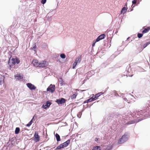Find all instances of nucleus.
<instances>
[{"mask_svg": "<svg viewBox=\"0 0 150 150\" xmlns=\"http://www.w3.org/2000/svg\"><path fill=\"white\" fill-rule=\"evenodd\" d=\"M32 63L34 66L36 67H44L47 65V63L46 61H42L39 62L37 59H33L32 61Z\"/></svg>", "mask_w": 150, "mask_h": 150, "instance_id": "f257e3e1", "label": "nucleus"}, {"mask_svg": "<svg viewBox=\"0 0 150 150\" xmlns=\"http://www.w3.org/2000/svg\"><path fill=\"white\" fill-rule=\"evenodd\" d=\"M20 62V60L17 57H16L15 58H12L11 60V62L10 61V59H9L8 62V64L10 66V69L11 68H15L14 65L16 63L18 64Z\"/></svg>", "mask_w": 150, "mask_h": 150, "instance_id": "f03ea898", "label": "nucleus"}, {"mask_svg": "<svg viewBox=\"0 0 150 150\" xmlns=\"http://www.w3.org/2000/svg\"><path fill=\"white\" fill-rule=\"evenodd\" d=\"M128 137V134L127 132L125 133L122 136L121 138L119 139L118 141V143L122 144L124 143L127 140Z\"/></svg>", "mask_w": 150, "mask_h": 150, "instance_id": "7ed1b4c3", "label": "nucleus"}, {"mask_svg": "<svg viewBox=\"0 0 150 150\" xmlns=\"http://www.w3.org/2000/svg\"><path fill=\"white\" fill-rule=\"evenodd\" d=\"M70 141V139L67 140V141L58 146L57 147V149H59L61 148H63L66 147L69 144Z\"/></svg>", "mask_w": 150, "mask_h": 150, "instance_id": "20e7f679", "label": "nucleus"}, {"mask_svg": "<svg viewBox=\"0 0 150 150\" xmlns=\"http://www.w3.org/2000/svg\"><path fill=\"white\" fill-rule=\"evenodd\" d=\"M55 90V85H52V84H50V86L47 88V91H49L51 93H53L54 92Z\"/></svg>", "mask_w": 150, "mask_h": 150, "instance_id": "39448f33", "label": "nucleus"}, {"mask_svg": "<svg viewBox=\"0 0 150 150\" xmlns=\"http://www.w3.org/2000/svg\"><path fill=\"white\" fill-rule=\"evenodd\" d=\"M34 140L35 142H38L40 140V137L37 132H35L34 135Z\"/></svg>", "mask_w": 150, "mask_h": 150, "instance_id": "423d86ee", "label": "nucleus"}, {"mask_svg": "<svg viewBox=\"0 0 150 150\" xmlns=\"http://www.w3.org/2000/svg\"><path fill=\"white\" fill-rule=\"evenodd\" d=\"M66 101V100L64 98H61V99H57L56 101L58 104H62L64 103Z\"/></svg>", "mask_w": 150, "mask_h": 150, "instance_id": "0eeeda50", "label": "nucleus"}, {"mask_svg": "<svg viewBox=\"0 0 150 150\" xmlns=\"http://www.w3.org/2000/svg\"><path fill=\"white\" fill-rule=\"evenodd\" d=\"M127 3H126L125 4L124 7L122 8L121 11V14H124L126 12L127 8Z\"/></svg>", "mask_w": 150, "mask_h": 150, "instance_id": "6e6552de", "label": "nucleus"}, {"mask_svg": "<svg viewBox=\"0 0 150 150\" xmlns=\"http://www.w3.org/2000/svg\"><path fill=\"white\" fill-rule=\"evenodd\" d=\"M106 37L105 34H103L100 35L96 39L97 41H99L100 40Z\"/></svg>", "mask_w": 150, "mask_h": 150, "instance_id": "1a4fd4ad", "label": "nucleus"}, {"mask_svg": "<svg viewBox=\"0 0 150 150\" xmlns=\"http://www.w3.org/2000/svg\"><path fill=\"white\" fill-rule=\"evenodd\" d=\"M27 87L31 90H35L36 87L31 83H27L26 84Z\"/></svg>", "mask_w": 150, "mask_h": 150, "instance_id": "9d476101", "label": "nucleus"}, {"mask_svg": "<svg viewBox=\"0 0 150 150\" xmlns=\"http://www.w3.org/2000/svg\"><path fill=\"white\" fill-rule=\"evenodd\" d=\"M51 104V103L49 101H47L46 102V104L45 105H43L42 108L44 109H46L47 108H48L50 107V105Z\"/></svg>", "mask_w": 150, "mask_h": 150, "instance_id": "9b49d317", "label": "nucleus"}, {"mask_svg": "<svg viewBox=\"0 0 150 150\" xmlns=\"http://www.w3.org/2000/svg\"><path fill=\"white\" fill-rule=\"evenodd\" d=\"M78 95V93L77 92H73V94L70 96L71 99H75Z\"/></svg>", "mask_w": 150, "mask_h": 150, "instance_id": "f8f14e48", "label": "nucleus"}, {"mask_svg": "<svg viewBox=\"0 0 150 150\" xmlns=\"http://www.w3.org/2000/svg\"><path fill=\"white\" fill-rule=\"evenodd\" d=\"M15 76L16 78V79L18 80H20L23 78V76H21V74H17L15 75Z\"/></svg>", "mask_w": 150, "mask_h": 150, "instance_id": "ddd939ff", "label": "nucleus"}, {"mask_svg": "<svg viewBox=\"0 0 150 150\" xmlns=\"http://www.w3.org/2000/svg\"><path fill=\"white\" fill-rule=\"evenodd\" d=\"M81 56H80L79 57H77L75 61V62H76V63L77 64L78 63H80L81 62Z\"/></svg>", "mask_w": 150, "mask_h": 150, "instance_id": "4468645a", "label": "nucleus"}, {"mask_svg": "<svg viewBox=\"0 0 150 150\" xmlns=\"http://www.w3.org/2000/svg\"><path fill=\"white\" fill-rule=\"evenodd\" d=\"M150 30V27H147L146 28H144V30L142 31V33L144 34L145 33H147Z\"/></svg>", "mask_w": 150, "mask_h": 150, "instance_id": "2eb2a0df", "label": "nucleus"}, {"mask_svg": "<svg viewBox=\"0 0 150 150\" xmlns=\"http://www.w3.org/2000/svg\"><path fill=\"white\" fill-rule=\"evenodd\" d=\"M55 136L57 141L59 142L60 141V137L58 134L56 133Z\"/></svg>", "mask_w": 150, "mask_h": 150, "instance_id": "dca6fc26", "label": "nucleus"}, {"mask_svg": "<svg viewBox=\"0 0 150 150\" xmlns=\"http://www.w3.org/2000/svg\"><path fill=\"white\" fill-rule=\"evenodd\" d=\"M100 96V95L99 93L96 94L94 97H93L94 100H95L97 99Z\"/></svg>", "mask_w": 150, "mask_h": 150, "instance_id": "f3484780", "label": "nucleus"}, {"mask_svg": "<svg viewBox=\"0 0 150 150\" xmlns=\"http://www.w3.org/2000/svg\"><path fill=\"white\" fill-rule=\"evenodd\" d=\"M100 147L99 146H97L94 147L93 150H100Z\"/></svg>", "mask_w": 150, "mask_h": 150, "instance_id": "a211bd4d", "label": "nucleus"}, {"mask_svg": "<svg viewBox=\"0 0 150 150\" xmlns=\"http://www.w3.org/2000/svg\"><path fill=\"white\" fill-rule=\"evenodd\" d=\"M20 132V128L19 127H16L15 130V133L16 134L19 133Z\"/></svg>", "mask_w": 150, "mask_h": 150, "instance_id": "6ab92c4d", "label": "nucleus"}, {"mask_svg": "<svg viewBox=\"0 0 150 150\" xmlns=\"http://www.w3.org/2000/svg\"><path fill=\"white\" fill-rule=\"evenodd\" d=\"M34 116L33 117V119H32V120L28 123L26 125V126L27 127H29L30 126V125L32 124V121L33 120L34 118Z\"/></svg>", "mask_w": 150, "mask_h": 150, "instance_id": "aec40b11", "label": "nucleus"}, {"mask_svg": "<svg viewBox=\"0 0 150 150\" xmlns=\"http://www.w3.org/2000/svg\"><path fill=\"white\" fill-rule=\"evenodd\" d=\"M139 0H133L132 1V3L133 4H135L137 2H138V4L139 3Z\"/></svg>", "mask_w": 150, "mask_h": 150, "instance_id": "412c9836", "label": "nucleus"}, {"mask_svg": "<svg viewBox=\"0 0 150 150\" xmlns=\"http://www.w3.org/2000/svg\"><path fill=\"white\" fill-rule=\"evenodd\" d=\"M143 34L139 33L137 34V37L139 38H141L143 36Z\"/></svg>", "mask_w": 150, "mask_h": 150, "instance_id": "4be33fe9", "label": "nucleus"}, {"mask_svg": "<svg viewBox=\"0 0 150 150\" xmlns=\"http://www.w3.org/2000/svg\"><path fill=\"white\" fill-rule=\"evenodd\" d=\"M60 57L62 59H64L66 57V56L64 54H61L60 55Z\"/></svg>", "mask_w": 150, "mask_h": 150, "instance_id": "5701e85b", "label": "nucleus"}, {"mask_svg": "<svg viewBox=\"0 0 150 150\" xmlns=\"http://www.w3.org/2000/svg\"><path fill=\"white\" fill-rule=\"evenodd\" d=\"M77 64L76 63V62H75L73 64L72 68L74 69V68L77 65Z\"/></svg>", "mask_w": 150, "mask_h": 150, "instance_id": "b1692460", "label": "nucleus"}, {"mask_svg": "<svg viewBox=\"0 0 150 150\" xmlns=\"http://www.w3.org/2000/svg\"><path fill=\"white\" fill-rule=\"evenodd\" d=\"M59 79L60 80V84L61 85H63V82H64L62 78H60Z\"/></svg>", "mask_w": 150, "mask_h": 150, "instance_id": "393cba45", "label": "nucleus"}, {"mask_svg": "<svg viewBox=\"0 0 150 150\" xmlns=\"http://www.w3.org/2000/svg\"><path fill=\"white\" fill-rule=\"evenodd\" d=\"M88 100L89 102H92L94 100V99L93 98V97H92V98L88 99Z\"/></svg>", "mask_w": 150, "mask_h": 150, "instance_id": "a878e982", "label": "nucleus"}, {"mask_svg": "<svg viewBox=\"0 0 150 150\" xmlns=\"http://www.w3.org/2000/svg\"><path fill=\"white\" fill-rule=\"evenodd\" d=\"M98 41H96V40H93V42L92 45V46L93 47L95 45L96 43Z\"/></svg>", "mask_w": 150, "mask_h": 150, "instance_id": "bb28decb", "label": "nucleus"}, {"mask_svg": "<svg viewBox=\"0 0 150 150\" xmlns=\"http://www.w3.org/2000/svg\"><path fill=\"white\" fill-rule=\"evenodd\" d=\"M46 1V0H41V3L43 4H45Z\"/></svg>", "mask_w": 150, "mask_h": 150, "instance_id": "cd10ccee", "label": "nucleus"}, {"mask_svg": "<svg viewBox=\"0 0 150 150\" xmlns=\"http://www.w3.org/2000/svg\"><path fill=\"white\" fill-rule=\"evenodd\" d=\"M89 102L88 99L85 100L83 103H88Z\"/></svg>", "mask_w": 150, "mask_h": 150, "instance_id": "c85d7f7f", "label": "nucleus"}, {"mask_svg": "<svg viewBox=\"0 0 150 150\" xmlns=\"http://www.w3.org/2000/svg\"><path fill=\"white\" fill-rule=\"evenodd\" d=\"M146 44L148 45L150 44V41L147 42Z\"/></svg>", "mask_w": 150, "mask_h": 150, "instance_id": "c756f323", "label": "nucleus"}, {"mask_svg": "<svg viewBox=\"0 0 150 150\" xmlns=\"http://www.w3.org/2000/svg\"><path fill=\"white\" fill-rule=\"evenodd\" d=\"M147 46V45L146 44H145L144 45V48H145Z\"/></svg>", "mask_w": 150, "mask_h": 150, "instance_id": "7c9ffc66", "label": "nucleus"}, {"mask_svg": "<svg viewBox=\"0 0 150 150\" xmlns=\"http://www.w3.org/2000/svg\"><path fill=\"white\" fill-rule=\"evenodd\" d=\"M132 123L131 122H129L128 123V124H131Z\"/></svg>", "mask_w": 150, "mask_h": 150, "instance_id": "2f4dec72", "label": "nucleus"}, {"mask_svg": "<svg viewBox=\"0 0 150 150\" xmlns=\"http://www.w3.org/2000/svg\"><path fill=\"white\" fill-rule=\"evenodd\" d=\"M111 149H107V150H110Z\"/></svg>", "mask_w": 150, "mask_h": 150, "instance_id": "473e14b6", "label": "nucleus"}, {"mask_svg": "<svg viewBox=\"0 0 150 150\" xmlns=\"http://www.w3.org/2000/svg\"><path fill=\"white\" fill-rule=\"evenodd\" d=\"M33 48H35V47H33Z\"/></svg>", "mask_w": 150, "mask_h": 150, "instance_id": "72a5a7b5", "label": "nucleus"}]
</instances>
